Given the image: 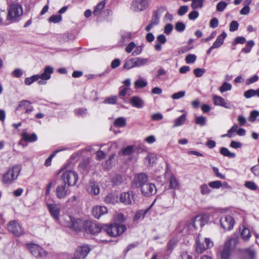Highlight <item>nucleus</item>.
I'll return each instance as SVG.
<instances>
[{
  "label": "nucleus",
  "mask_w": 259,
  "mask_h": 259,
  "mask_svg": "<svg viewBox=\"0 0 259 259\" xmlns=\"http://www.w3.org/2000/svg\"><path fill=\"white\" fill-rule=\"evenodd\" d=\"M69 186L65 183L58 184L56 188V195L59 199H65L70 193Z\"/></svg>",
  "instance_id": "nucleus-10"
},
{
  "label": "nucleus",
  "mask_w": 259,
  "mask_h": 259,
  "mask_svg": "<svg viewBox=\"0 0 259 259\" xmlns=\"http://www.w3.org/2000/svg\"><path fill=\"white\" fill-rule=\"evenodd\" d=\"M159 17L157 13H155L153 15L150 24H152L153 26L155 25H157L159 24Z\"/></svg>",
  "instance_id": "nucleus-57"
},
{
  "label": "nucleus",
  "mask_w": 259,
  "mask_h": 259,
  "mask_svg": "<svg viewBox=\"0 0 259 259\" xmlns=\"http://www.w3.org/2000/svg\"><path fill=\"white\" fill-rule=\"evenodd\" d=\"M22 166L19 164L14 165L12 167L9 168L7 172L3 176L2 183L7 185L12 184L18 178Z\"/></svg>",
  "instance_id": "nucleus-2"
},
{
  "label": "nucleus",
  "mask_w": 259,
  "mask_h": 259,
  "mask_svg": "<svg viewBox=\"0 0 259 259\" xmlns=\"http://www.w3.org/2000/svg\"><path fill=\"white\" fill-rule=\"evenodd\" d=\"M206 118L204 116H200L195 117V123L200 126L205 125Z\"/></svg>",
  "instance_id": "nucleus-47"
},
{
  "label": "nucleus",
  "mask_w": 259,
  "mask_h": 259,
  "mask_svg": "<svg viewBox=\"0 0 259 259\" xmlns=\"http://www.w3.org/2000/svg\"><path fill=\"white\" fill-rule=\"evenodd\" d=\"M61 179L63 183H65L69 187L73 186L76 184L78 180V175L74 171L68 170L63 172Z\"/></svg>",
  "instance_id": "nucleus-8"
},
{
  "label": "nucleus",
  "mask_w": 259,
  "mask_h": 259,
  "mask_svg": "<svg viewBox=\"0 0 259 259\" xmlns=\"http://www.w3.org/2000/svg\"><path fill=\"white\" fill-rule=\"evenodd\" d=\"M38 80V74L33 75L30 77H27L25 79V83L27 85H30L33 82H34L35 81H37Z\"/></svg>",
  "instance_id": "nucleus-45"
},
{
  "label": "nucleus",
  "mask_w": 259,
  "mask_h": 259,
  "mask_svg": "<svg viewBox=\"0 0 259 259\" xmlns=\"http://www.w3.org/2000/svg\"><path fill=\"white\" fill-rule=\"evenodd\" d=\"M105 1H102L101 2L99 3L96 6L93 11V15L96 16H99L101 14V11L105 7Z\"/></svg>",
  "instance_id": "nucleus-30"
},
{
  "label": "nucleus",
  "mask_w": 259,
  "mask_h": 259,
  "mask_svg": "<svg viewBox=\"0 0 259 259\" xmlns=\"http://www.w3.org/2000/svg\"><path fill=\"white\" fill-rule=\"evenodd\" d=\"M135 193L132 191L123 192L120 194L119 199L125 205H132L135 202Z\"/></svg>",
  "instance_id": "nucleus-13"
},
{
  "label": "nucleus",
  "mask_w": 259,
  "mask_h": 259,
  "mask_svg": "<svg viewBox=\"0 0 259 259\" xmlns=\"http://www.w3.org/2000/svg\"><path fill=\"white\" fill-rule=\"evenodd\" d=\"M236 240L234 239H230L226 241L224 246L222 250L220 252V259H230L231 255L232 244L235 243Z\"/></svg>",
  "instance_id": "nucleus-11"
},
{
  "label": "nucleus",
  "mask_w": 259,
  "mask_h": 259,
  "mask_svg": "<svg viewBox=\"0 0 259 259\" xmlns=\"http://www.w3.org/2000/svg\"><path fill=\"white\" fill-rule=\"evenodd\" d=\"M186 28V25L182 22H178L175 25V29L179 32L183 31Z\"/></svg>",
  "instance_id": "nucleus-54"
},
{
  "label": "nucleus",
  "mask_w": 259,
  "mask_h": 259,
  "mask_svg": "<svg viewBox=\"0 0 259 259\" xmlns=\"http://www.w3.org/2000/svg\"><path fill=\"white\" fill-rule=\"evenodd\" d=\"M208 185L213 189H219L221 187L222 184L220 181H215L209 183Z\"/></svg>",
  "instance_id": "nucleus-53"
},
{
  "label": "nucleus",
  "mask_w": 259,
  "mask_h": 259,
  "mask_svg": "<svg viewBox=\"0 0 259 259\" xmlns=\"http://www.w3.org/2000/svg\"><path fill=\"white\" fill-rule=\"evenodd\" d=\"M26 246L32 255L36 257H44L48 254V252L38 244L28 243L26 244Z\"/></svg>",
  "instance_id": "nucleus-6"
},
{
  "label": "nucleus",
  "mask_w": 259,
  "mask_h": 259,
  "mask_svg": "<svg viewBox=\"0 0 259 259\" xmlns=\"http://www.w3.org/2000/svg\"><path fill=\"white\" fill-rule=\"evenodd\" d=\"M124 69L128 70L132 68L135 67L134 65V58L126 60L123 66Z\"/></svg>",
  "instance_id": "nucleus-40"
},
{
  "label": "nucleus",
  "mask_w": 259,
  "mask_h": 259,
  "mask_svg": "<svg viewBox=\"0 0 259 259\" xmlns=\"http://www.w3.org/2000/svg\"><path fill=\"white\" fill-rule=\"evenodd\" d=\"M47 206L51 216L56 221H59L60 213V207L59 205L57 204H48Z\"/></svg>",
  "instance_id": "nucleus-20"
},
{
  "label": "nucleus",
  "mask_w": 259,
  "mask_h": 259,
  "mask_svg": "<svg viewBox=\"0 0 259 259\" xmlns=\"http://www.w3.org/2000/svg\"><path fill=\"white\" fill-rule=\"evenodd\" d=\"M241 236L242 237V238L244 241H247L249 239V238L250 237V230L246 228H243L242 230L241 233Z\"/></svg>",
  "instance_id": "nucleus-43"
},
{
  "label": "nucleus",
  "mask_w": 259,
  "mask_h": 259,
  "mask_svg": "<svg viewBox=\"0 0 259 259\" xmlns=\"http://www.w3.org/2000/svg\"><path fill=\"white\" fill-rule=\"evenodd\" d=\"M192 1L191 7L194 9H201L203 7L205 0H191Z\"/></svg>",
  "instance_id": "nucleus-31"
},
{
  "label": "nucleus",
  "mask_w": 259,
  "mask_h": 259,
  "mask_svg": "<svg viewBox=\"0 0 259 259\" xmlns=\"http://www.w3.org/2000/svg\"><path fill=\"white\" fill-rule=\"evenodd\" d=\"M49 20L50 22L54 23H59L62 20V16L60 15H54L50 17Z\"/></svg>",
  "instance_id": "nucleus-48"
},
{
  "label": "nucleus",
  "mask_w": 259,
  "mask_h": 259,
  "mask_svg": "<svg viewBox=\"0 0 259 259\" xmlns=\"http://www.w3.org/2000/svg\"><path fill=\"white\" fill-rule=\"evenodd\" d=\"M250 170L254 176L259 177V164L255 165L252 167Z\"/></svg>",
  "instance_id": "nucleus-64"
},
{
  "label": "nucleus",
  "mask_w": 259,
  "mask_h": 259,
  "mask_svg": "<svg viewBox=\"0 0 259 259\" xmlns=\"http://www.w3.org/2000/svg\"><path fill=\"white\" fill-rule=\"evenodd\" d=\"M147 82L145 79L140 78L135 82V86L136 88L140 89L146 87Z\"/></svg>",
  "instance_id": "nucleus-41"
},
{
  "label": "nucleus",
  "mask_w": 259,
  "mask_h": 259,
  "mask_svg": "<svg viewBox=\"0 0 259 259\" xmlns=\"http://www.w3.org/2000/svg\"><path fill=\"white\" fill-rule=\"evenodd\" d=\"M113 183L115 185H119L122 182V178L121 175H116L113 178Z\"/></svg>",
  "instance_id": "nucleus-59"
},
{
  "label": "nucleus",
  "mask_w": 259,
  "mask_h": 259,
  "mask_svg": "<svg viewBox=\"0 0 259 259\" xmlns=\"http://www.w3.org/2000/svg\"><path fill=\"white\" fill-rule=\"evenodd\" d=\"M63 225L73 230L79 232L82 229H84L85 221L80 219H75L70 215L66 214L63 217Z\"/></svg>",
  "instance_id": "nucleus-3"
},
{
  "label": "nucleus",
  "mask_w": 259,
  "mask_h": 259,
  "mask_svg": "<svg viewBox=\"0 0 259 259\" xmlns=\"http://www.w3.org/2000/svg\"><path fill=\"white\" fill-rule=\"evenodd\" d=\"M157 189L154 184L148 181L140 189L141 194L144 196H150L154 195Z\"/></svg>",
  "instance_id": "nucleus-15"
},
{
  "label": "nucleus",
  "mask_w": 259,
  "mask_h": 259,
  "mask_svg": "<svg viewBox=\"0 0 259 259\" xmlns=\"http://www.w3.org/2000/svg\"><path fill=\"white\" fill-rule=\"evenodd\" d=\"M200 218L198 215L192 220L191 225H193L195 229H197L199 227H203V224Z\"/></svg>",
  "instance_id": "nucleus-39"
},
{
  "label": "nucleus",
  "mask_w": 259,
  "mask_h": 259,
  "mask_svg": "<svg viewBox=\"0 0 259 259\" xmlns=\"http://www.w3.org/2000/svg\"><path fill=\"white\" fill-rule=\"evenodd\" d=\"M126 228L124 225H120L117 223L103 225V234H106L110 237H116L122 234Z\"/></svg>",
  "instance_id": "nucleus-4"
},
{
  "label": "nucleus",
  "mask_w": 259,
  "mask_h": 259,
  "mask_svg": "<svg viewBox=\"0 0 259 259\" xmlns=\"http://www.w3.org/2000/svg\"><path fill=\"white\" fill-rule=\"evenodd\" d=\"M6 16V12L5 11H0V25H7L10 24L7 19L4 20Z\"/></svg>",
  "instance_id": "nucleus-46"
},
{
  "label": "nucleus",
  "mask_w": 259,
  "mask_h": 259,
  "mask_svg": "<svg viewBox=\"0 0 259 259\" xmlns=\"http://www.w3.org/2000/svg\"><path fill=\"white\" fill-rule=\"evenodd\" d=\"M134 65L135 67H140L146 65L148 62V59L141 57L134 58Z\"/></svg>",
  "instance_id": "nucleus-28"
},
{
  "label": "nucleus",
  "mask_w": 259,
  "mask_h": 259,
  "mask_svg": "<svg viewBox=\"0 0 259 259\" xmlns=\"http://www.w3.org/2000/svg\"><path fill=\"white\" fill-rule=\"evenodd\" d=\"M255 90L253 89H249L246 91L244 93V96L246 99L250 98L252 97L255 96Z\"/></svg>",
  "instance_id": "nucleus-52"
},
{
  "label": "nucleus",
  "mask_w": 259,
  "mask_h": 259,
  "mask_svg": "<svg viewBox=\"0 0 259 259\" xmlns=\"http://www.w3.org/2000/svg\"><path fill=\"white\" fill-rule=\"evenodd\" d=\"M232 89V85L227 82H224L223 83L222 86L220 88V91L221 93L225 92L226 91H230Z\"/></svg>",
  "instance_id": "nucleus-49"
},
{
  "label": "nucleus",
  "mask_w": 259,
  "mask_h": 259,
  "mask_svg": "<svg viewBox=\"0 0 259 259\" xmlns=\"http://www.w3.org/2000/svg\"><path fill=\"white\" fill-rule=\"evenodd\" d=\"M146 160L148 161V164L152 166L157 160V156L154 153H149L146 158Z\"/></svg>",
  "instance_id": "nucleus-36"
},
{
  "label": "nucleus",
  "mask_w": 259,
  "mask_h": 259,
  "mask_svg": "<svg viewBox=\"0 0 259 259\" xmlns=\"http://www.w3.org/2000/svg\"><path fill=\"white\" fill-rule=\"evenodd\" d=\"M169 187L173 189H177L179 188V183L174 176H171L170 178Z\"/></svg>",
  "instance_id": "nucleus-34"
},
{
  "label": "nucleus",
  "mask_w": 259,
  "mask_h": 259,
  "mask_svg": "<svg viewBox=\"0 0 259 259\" xmlns=\"http://www.w3.org/2000/svg\"><path fill=\"white\" fill-rule=\"evenodd\" d=\"M227 36V33L225 32H223L221 34L219 35L215 41L213 42L212 46L214 49L220 48L224 43L225 38Z\"/></svg>",
  "instance_id": "nucleus-24"
},
{
  "label": "nucleus",
  "mask_w": 259,
  "mask_h": 259,
  "mask_svg": "<svg viewBox=\"0 0 259 259\" xmlns=\"http://www.w3.org/2000/svg\"><path fill=\"white\" fill-rule=\"evenodd\" d=\"M135 151L134 146H128L125 148H123L121 153L124 156H130L133 154Z\"/></svg>",
  "instance_id": "nucleus-33"
},
{
  "label": "nucleus",
  "mask_w": 259,
  "mask_h": 259,
  "mask_svg": "<svg viewBox=\"0 0 259 259\" xmlns=\"http://www.w3.org/2000/svg\"><path fill=\"white\" fill-rule=\"evenodd\" d=\"M150 4V0H133L131 4V10L139 13L146 10Z\"/></svg>",
  "instance_id": "nucleus-7"
},
{
  "label": "nucleus",
  "mask_w": 259,
  "mask_h": 259,
  "mask_svg": "<svg viewBox=\"0 0 259 259\" xmlns=\"http://www.w3.org/2000/svg\"><path fill=\"white\" fill-rule=\"evenodd\" d=\"M209 185L206 184H202L200 186V193L202 195H208L210 192L211 189L209 187Z\"/></svg>",
  "instance_id": "nucleus-42"
},
{
  "label": "nucleus",
  "mask_w": 259,
  "mask_h": 259,
  "mask_svg": "<svg viewBox=\"0 0 259 259\" xmlns=\"http://www.w3.org/2000/svg\"><path fill=\"white\" fill-rule=\"evenodd\" d=\"M245 186L246 188H247L250 190H255L257 189V186H256V184L253 182H251V181L246 182L245 183Z\"/></svg>",
  "instance_id": "nucleus-62"
},
{
  "label": "nucleus",
  "mask_w": 259,
  "mask_h": 259,
  "mask_svg": "<svg viewBox=\"0 0 259 259\" xmlns=\"http://www.w3.org/2000/svg\"><path fill=\"white\" fill-rule=\"evenodd\" d=\"M87 190L89 193L94 195H97L100 192V188L95 182H90Z\"/></svg>",
  "instance_id": "nucleus-23"
},
{
  "label": "nucleus",
  "mask_w": 259,
  "mask_h": 259,
  "mask_svg": "<svg viewBox=\"0 0 259 259\" xmlns=\"http://www.w3.org/2000/svg\"><path fill=\"white\" fill-rule=\"evenodd\" d=\"M204 243L197 240L196 249L198 253H202L205 249L213 246V243L209 238H205Z\"/></svg>",
  "instance_id": "nucleus-18"
},
{
  "label": "nucleus",
  "mask_w": 259,
  "mask_h": 259,
  "mask_svg": "<svg viewBox=\"0 0 259 259\" xmlns=\"http://www.w3.org/2000/svg\"><path fill=\"white\" fill-rule=\"evenodd\" d=\"M132 38L131 32H124L121 35V40L123 42L129 41Z\"/></svg>",
  "instance_id": "nucleus-56"
},
{
  "label": "nucleus",
  "mask_w": 259,
  "mask_h": 259,
  "mask_svg": "<svg viewBox=\"0 0 259 259\" xmlns=\"http://www.w3.org/2000/svg\"><path fill=\"white\" fill-rule=\"evenodd\" d=\"M23 74V71L19 68L15 69L12 72V75L17 78L20 77Z\"/></svg>",
  "instance_id": "nucleus-63"
},
{
  "label": "nucleus",
  "mask_w": 259,
  "mask_h": 259,
  "mask_svg": "<svg viewBox=\"0 0 259 259\" xmlns=\"http://www.w3.org/2000/svg\"><path fill=\"white\" fill-rule=\"evenodd\" d=\"M104 201L107 204H114L118 202V195L116 193H109L105 197Z\"/></svg>",
  "instance_id": "nucleus-25"
},
{
  "label": "nucleus",
  "mask_w": 259,
  "mask_h": 259,
  "mask_svg": "<svg viewBox=\"0 0 259 259\" xmlns=\"http://www.w3.org/2000/svg\"><path fill=\"white\" fill-rule=\"evenodd\" d=\"M148 181V177L143 173L137 174L135 176L132 182V185L135 188H141Z\"/></svg>",
  "instance_id": "nucleus-12"
},
{
  "label": "nucleus",
  "mask_w": 259,
  "mask_h": 259,
  "mask_svg": "<svg viewBox=\"0 0 259 259\" xmlns=\"http://www.w3.org/2000/svg\"><path fill=\"white\" fill-rule=\"evenodd\" d=\"M90 251V248L88 245L80 246L77 248L71 259H84Z\"/></svg>",
  "instance_id": "nucleus-14"
},
{
  "label": "nucleus",
  "mask_w": 259,
  "mask_h": 259,
  "mask_svg": "<svg viewBox=\"0 0 259 259\" xmlns=\"http://www.w3.org/2000/svg\"><path fill=\"white\" fill-rule=\"evenodd\" d=\"M212 101L215 106H222L228 109H230L232 107V105L229 101H226L223 97L218 95L213 96Z\"/></svg>",
  "instance_id": "nucleus-19"
},
{
  "label": "nucleus",
  "mask_w": 259,
  "mask_h": 259,
  "mask_svg": "<svg viewBox=\"0 0 259 259\" xmlns=\"http://www.w3.org/2000/svg\"><path fill=\"white\" fill-rule=\"evenodd\" d=\"M196 60V56L194 54H189L185 58V61L188 64L194 63Z\"/></svg>",
  "instance_id": "nucleus-51"
},
{
  "label": "nucleus",
  "mask_w": 259,
  "mask_h": 259,
  "mask_svg": "<svg viewBox=\"0 0 259 259\" xmlns=\"http://www.w3.org/2000/svg\"><path fill=\"white\" fill-rule=\"evenodd\" d=\"M179 259H193L192 256L187 251H183L180 252Z\"/></svg>",
  "instance_id": "nucleus-50"
},
{
  "label": "nucleus",
  "mask_w": 259,
  "mask_h": 259,
  "mask_svg": "<svg viewBox=\"0 0 259 259\" xmlns=\"http://www.w3.org/2000/svg\"><path fill=\"white\" fill-rule=\"evenodd\" d=\"M103 226L97 224L90 221H85L84 229L85 232L93 235H96L99 233L103 234Z\"/></svg>",
  "instance_id": "nucleus-9"
},
{
  "label": "nucleus",
  "mask_w": 259,
  "mask_h": 259,
  "mask_svg": "<svg viewBox=\"0 0 259 259\" xmlns=\"http://www.w3.org/2000/svg\"><path fill=\"white\" fill-rule=\"evenodd\" d=\"M186 119V114H184L182 115L175 120L173 126L177 127L182 125L185 122Z\"/></svg>",
  "instance_id": "nucleus-37"
},
{
  "label": "nucleus",
  "mask_w": 259,
  "mask_h": 259,
  "mask_svg": "<svg viewBox=\"0 0 259 259\" xmlns=\"http://www.w3.org/2000/svg\"><path fill=\"white\" fill-rule=\"evenodd\" d=\"M7 20L10 23L19 21V18L23 14V9L19 4H13L7 9Z\"/></svg>",
  "instance_id": "nucleus-1"
},
{
  "label": "nucleus",
  "mask_w": 259,
  "mask_h": 259,
  "mask_svg": "<svg viewBox=\"0 0 259 259\" xmlns=\"http://www.w3.org/2000/svg\"><path fill=\"white\" fill-rule=\"evenodd\" d=\"M53 72L54 69L52 67L50 66H46L44 68L43 73L40 75L38 74V79L39 78L41 79V80L38 81V83L40 85L46 84V81H45V80L50 79L51 77V74Z\"/></svg>",
  "instance_id": "nucleus-16"
},
{
  "label": "nucleus",
  "mask_w": 259,
  "mask_h": 259,
  "mask_svg": "<svg viewBox=\"0 0 259 259\" xmlns=\"http://www.w3.org/2000/svg\"><path fill=\"white\" fill-rule=\"evenodd\" d=\"M31 105V102L27 100H22L21 101L18 105V106L17 107V110H20L22 109H26L27 108H29L30 107V105Z\"/></svg>",
  "instance_id": "nucleus-38"
},
{
  "label": "nucleus",
  "mask_w": 259,
  "mask_h": 259,
  "mask_svg": "<svg viewBox=\"0 0 259 259\" xmlns=\"http://www.w3.org/2000/svg\"><path fill=\"white\" fill-rule=\"evenodd\" d=\"M90 160L89 158L83 159L79 164V167L82 170V172H87L90 167Z\"/></svg>",
  "instance_id": "nucleus-27"
},
{
  "label": "nucleus",
  "mask_w": 259,
  "mask_h": 259,
  "mask_svg": "<svg viewBox=\"0 0 259 259\" xmlns=\"http://www.w3.org/2000/svg\"><path fill=\"white\" fill-rule=\"evenodd\" d=\"M220 153L223 156L229 158H234L236 156V154L234 153L231 152L227 148L225 147H222L221 148Z\"/></svg>",
  "instance_id": "nucleus-35"
},
{
  "label": "nucleus",
  "mask_w": 259,
  "mask_h": 259,
  "mask_svg": "<svg viewBox=\"0 0 259 259\" xmlns=\"http://www.w3.org/2000/svg\"><path fill=\"white\" fill-rule=\"evenodd\" d=\"M126 125V119L123 117L116 118L114 121V125L118 127H123Z\"/></svg>",
  "instance_id": "nucleus-32"
},
{
  "label": "nucleus",
  "mask_w": 259,
  "mask_h": 259,
  "mask_svg": "<svg viewBox=\"0 0 259 259\" xmlns=\"http://www.w3.org/2000/svg\"><path fill=\"white\" fill-rule=\"evenodd\" d=\"M254 45V41L253 40L248 41L246 43V47L242 49V52L244 53H248L250 52L251 48Z\"/></svg>",
  "instance_id": "nucleus-44"
},
{
  "label": "nucleus",
  "mask_w": 259,
  "mask_h": 259,
  "mask_svg": "<svg viewBox=\"0 0 259 259\" xmlns=\"http://www.w3.org/2000/svg\"><path fill=\"white\" fill-rule=\"evenodd\" d=\"M205 72V70L203 68H196L193 70L194 74L197 77L202 76Z\"/></svg>",
  "instance_id": "nucleus-55"
},
{
  "label": "nucleus",
  "mask_w": 259,
  "mask_h": 259,
  "mask_svg": "<svg viewBox=\"0 0 259 259\" xmlns=\"http://www.w3.org/2000/svg\"><path fill=\"white\" fill-rule=\"evenodd\" d=\"M150 208V207L148 208L145 210L141 209V210H139L138 211H137L134 218H133V220L134 221H136L141 218L143 219L144 218L145 215H146V214L149 210Z\"/></svg>",
  "instance_id": "nucleus-29"
},
{
  "label": "nucleus",
  "mask_w": 259,
  "mask_h": 259,
  "mask_svg": "<svg viewBox=\"0 0 259 259\" xmlns=\"http://www.w3.org/2000/svg\"><path fill=\"white\" fill-rule=\"evenodd\" d=\"M245 41H246V39L245 37H242V36H238V37H237L234 39L232 44H233V45H236L238 44H243L245 42Z\"/></svg>",
  "instance_id": "nucleus-61"
},
{
  "label": "nucleus",
  "mask_w": 259,
  "mask_h": 259,
  "mask_svg": "<svg viewBox=\"0 0 259 259\" xmlns=\"http://www.w3.org/2000/svg\"><path fill=\"white\" fill-rule=\"evenodd\" d=\"M130 102L133 107L137 108H142L144 106V102L141 98L137 96L132 97Z\"/></svg>",
  "instance_id": "nucleus-22"
},
{
  "label": "nucleus",
  "mask_w": 259,
  "mask_h": 259,
  "mask_svg": "<svg viewBox=\"0 0 259 259\" xmlns=\"http://www.w3.org/2000/svg\"><path fill=\"white\" fill-rule=\"evenodd\" d=\"M7 228L8 231L16 237H19L25 234L24 229L16 220L9 222Z\"/></svg>",
  "instance_id": "nucleus-5"
},
{
  "label": "nucleus",
  "mask_w": 259,
  "mask_h": 259,
  "mask_svg": "<svg viewBox=\"0 0 259 259\" xmlns=\"http://www.w3.org/2000/svg\"><path fill=\"white\" fill-rule=\"evenodd\" d=\"M21 136L26 142H34L37 140V135L34 133L30 135L27 133H24L22 134Z\"/></svg>",
  "instance_id": "nucleus-26"
},
{
  "label": "nucleus",
  "mask_w": 259,
  "mask_h": 259,
  "mask_svg": "<svg viewBox=\"0 0 259 259\" xmlns=\"http://www.w3.org/2000/svg\"><path fill=\"white\" fill-rule=\"evenodd\" d=\"M227 4L225 2H220L217 5V10L219 12H223L226 8Z\"/></svg>",
  "instance_id": "nucleus-58"
},
{
  "label": "nucleus",
  "mask_w": 259,
  "mask_h": 259,
  "mask_svg": "<svg viewBox=\"0 0 259 259\" xmlns=\"http://www.w3.org/2000/svg\"><path fill=\"white\" fill-rule=\"evenodd\" d=\"M221 227L226 231L231 230L234 224V221L230 215H226L221 218Z\"/></svg>",
  "instance_id": "nucleus-17"
},
{
  "label": "nucleus",
  "mask_w": 259,
  "mask_h": 259,
  "mask_svg": "<svg viewBox=\"0 0 259 259\" xmlns=\"http://www.w3.org/2000/svg\"><path fill=\"white\" fill-rule=\"evenodd\" d=\"M107 208L105 206H96L92 209V214L98 219L102 215L107 213Z\"/></svg>",
  "instance_id": "nucleus-21"
},
{
  "label": "nucleus",
  "mask_w": 259,
  "mask_h": 259,
  "mask_svg": "<svg viewBox=\"0 0 259 259\" xmlns=\"http://www.w3.org/2000/svg\"><path fill=\"white\" fill-rule=\"evenodd\" d=\"M239 24L236 21H233L230 24L229 30L230 31H235L238 29Z\"/></svg>",
  "instance_id": "nucleus-60"
}]
</instances>
